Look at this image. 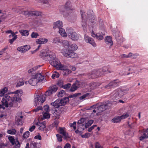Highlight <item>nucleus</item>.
I'll list each match as a JSON object with an SVG mask.
<instances>
[{"label": "nucleus", "mask_w": 148, "mask_h": 148, "mask_svg": "<svg viewBox=\"0 0 148 148\" xmlns=\"http://www.w3.org/2000/svg\"><path fill=\"white\" fill-rule=\"evenodd\" d=\"M40 56L43 59L49 61L50 64L56 69L60 63L59 60L56 58L55 53L51 52L49 50H41Z\"/></svg>", "instance_id": "nucleus-1"}, {"label": "nucleus", "mask_w": 148, "mask_h": 148, "mask_svg": "<svg viewBox=\"0 0 148 148\" xmlns=\"http://www.w3.org/2000/svg\"><path fill=\"white\" fill-rule=\"evenodd\" d=\"M21 100V98L16 97H14L13 98L8 95H5L3 97L1 101L3 105L6 108H12L15 106L16 101H18Z\"/></svg>", "instance_id": "nucleus-2"}, {"label": "nucleus", "mask_w": 148, "mask_h": 148, "mask_svg": "<svg viewBox=\"0 0 148 148\" xmlns=\"http://www.w3.org/2000/svg\"><path fill=\"white\" fill-rule=\"evenodd\" d=\"M81 93H75L73 95H69L67 97H65L62 99H58L55 101L51 103V104L54 108H58L60 106L65 105L69 101V98H74L80 95Z\"/></svg>", "instance_id": "nucleus-3"}, {"label": "nucleus", "mask_w": 148, "mask_h": 148, "mask_svg": "<svg viewBox=\"0 0 148 148\" xmlns=\"http://www.w3.org/2000/svg\"><path fill=\"white\" fill-rule=\"evenodd\" d=\"M53 93L49 88L45 92V95H36L34 99V105L36 106L37 104H42L45 100L46 97L49 96Z\"/></svg>", "instance_id": "nucleus-4"}, {"label": "nucleus", "mask_w": 148, "mask_h": 148, "mask_svg": "<svg viewBox=\"0 0 148 148\" xmlns=\"http://www.w3.org/2000/svg\"><path fill=\"white\" fill-rule=\"evenodd\" d=\"M129 89L121 88L116 89L113 91L111 94V97L112 99H119L122 97L124 95L126 94L129 91Z\"/></svg>", "instance_id": "nucleus-5"}, {"label": "nucleus", "mask_w": 148, "mask_h": 148, "mask_svg": "<svg viewBox=\"0 0 148 148\" xmlns=\"http://www.w3.org/2000/svg\"><path fill=\"white\" fill-rule=\"evenodd\" d=\"M66 32L68 34V36L69 38L73 40L76 41L79 38V36L74 32L73 29L71 28H68L66 29Z\"/></svg>", "instance_id": "nucleus-6"}, {"label": "nucleus", "mask_w": 148, "mask_h": 148, "mask_svg": "<svg viewBox=\"0 0 148 148\" xmlns=\"http://www.w3.org/2000/svg\"><path fill=\"white\" fill-rule=\"evenodd\" d=\"M23 116L21 115V112H18L16 115L15 118V123L17 125H22L23 122L22 120Z\"/></svg>", "instance_id": "nucleus-7"}, {"label": "nucleus", "mask_w": 148, "mask_h": 148, "mask_svg": "<svg viewBox=\"0 0 148 148\" xmlns=\"http://www.w3.org/2000/svg\"><path fill=\"white\" fill-rule=\"evenodd\" d=\"M100 72V71L93 70L88 74V77L89 79L97 78L102 75Z\"/></svg>", "instance_id": "nucleus-8"}, {"label": "nucleus", "mask_w": 148, "mask_h": 148, "mask_svg": "<svg viewBox=\"0 0 148 148\" xmlns=\"http://www.w3.org/2000/svg\"><path fill=\"white\" fill-rule=\"evenodd\" d=\"M93 107L95 108H97L98 110V112H101L104 111L107 108V104H102L101 103H100L96 105H94L91 107Z\"/></svg>", "instance_id": "nucleus-9"}, {"label": "nucleus", "mask_w": 148, "mask_h": 148, "mask_svg": "<svg viewBox=\"0 0 148 148\" xmlns=\"http://www.w3.org/2000/svg\"><path fill=\"white\" fill-rule=\"evenodd\" d=\"M76 54L74 51L71 50L70 48L68 47V49L66 50L64 52V55L67 58H74L75 57V55Z\"/></svg>", "instance_id": "nucleus-10"}, {"label": "nucleus", "mask_w": 148, "mask_h": 148, "mask_svg": "<svg viewBox=\"0 0 148 148\" xmlns=\"http://www.w3.org/2000/svg\"><path fill=\"white\" fill-rule=\"evenodd\" d=\"M35 124L38 127V128L40 130L43 131L45 130L46 132H47V129H46V122L45 121L38 122L36 123Z\"/></svg>", "instance_id": "nucleus-11"}, {"label": "nucleus", "mask_w": 148, "mask_h": 148, "mask_svg": "<svg viewBox=\"0 0 148 148\" xmlns=\"http://www.w3.org/2000/svg\"><path fill=\"white\" fill-rule=\"evenodd\" d=\"M84 39L85 41L87 43L90 44L94 47H95L96 46V45L94 40L91 37L85 35L84 36Z\"/></svg>", "instance_id": "nucleus-12"}, {"label": "nucleus", "mask_w": 148, "mask_h": 148, "mask_svg": "<svg viewBox=\"0 0 148 148\" xmlns=\"http://www.w3.org/2000/svg\"><path fill=\"white\" fill-rule=\"evenodd\" d=\"M35 78L36 83L39 82H45L46 81V79L44 78V76H42L41 74H37L34 76Z\"/></svg>", "instance_id": "nucleus-13"}, {"label": "nucleus", "mask_w": 148, "mask_h": 148, "mask_svg": "<svg viewBox=\"0 0 148 148\" xmlns=\"http://www.w3.org/2000/svg\"><path fill=\"white\" fill-rule=\"evenodd\" d=\"M82 84H73L70 86L69 91L71 92H73L76 90L78 88H82Z\"/></svg>", "instance_id": "nucleus-14"}, {"label": "nucleus", "mask_w": 148, "mask_h": 148, "mask_svg": "<svg viewBox=\"0 0 148 148\" xmlns=\"http://www.w3.org/2000/svg\"><path fill=\"white\" fill-rule=\"evenodd\" d=\"M81 17L82 18V21L81 24L84 30L86 28L87 25L86 23V20L85 18V15L82 12V11H81Z\"/></svg>", "instance_id": "nucleus-15"}, {"label": "nucleus", "mask_w": 148, "mask_h": 148, "mask_svg": "<svg viewBox=\"0 0 148 148\" xmlns=\"http://www.w3.org/2000/svg\"><path fill=\"white\" fill-rule=\"evenodd\" d=\"M139 131L141 132V133H143V135L139 137V139L140 140H142L145 138H148V136L147 134V130L143 129L142 130H140Z\"/></svg>", "instance_id": "nucleus-16"}, {"label": "nucleus", "mask_w": 148, "mask_h": 148, "mask_svg": "<svg viewBox=\"0 0 148 148\" xmlns=\"http://www.w3.org/2000/svg\"><path fill=\"white\" fill-rule=\"evenodd\" d=\"M59 129V133L63 135L64 139L70 138V136L68 134L66 133V132L64 130L63 128L60 127Z\"/></svg>", "instance_id": "nucleus-17"}, {"label": "nucleus", "mask_w": 148, "mask_h": 148, "mask_svg": "<svg viewBox=\"0 0 148 148\" xmlns=\"http://www.w3.org/2000/svg\"><path fill=\"white\" fill-rule=\"evenodd\" d=\"M63 27V23L60 21H58L54 23L53 29H55L56 28L60 29Z\"/></svg>", "instance_id": "nucleus-18"}, {"label": "nucleus", "mask_w": 148, "mask_h": 148, "mask_svg": "<svg viewBox=\"0 0 148 148\" xmlns=\"http://www.w3.org/2000/svg\"><path fill=\"white\" fill-rule=\"evenodd\" d=\"M48 40L47 38H40L39 39H37L36 42L37 44L41 45L44 44L47 42Z\"/></svg>", "instance_id": "nucleus-19"}, {"label": "nucleus", "mask_w": 148, "mask_h": 148, "mask_svg": "<svg viewBox=\"0 0 148 148\" xmlns=\"http://www.w3.org/2000/svg\"><path fill=\"white\" fill-rule=\"evenodd\" d=\"M105 42L106 43L110 46H112L113 44V42L112 39V37L110 36H107L105 39Z\"/></svg>", "instance_id": "nucleus-20"}, {"label": "nucleus", "mask_w": 148, "mask_h": 148, "mask_svg": "<svg viewBox=\"0 0 148 148\" xmlns=\"http://www.w3.org/2000/svg\"><path fill=\"white\" fill-rule=\"evenodd\" d=\"M99 71H100V73L103 74V73H110L112 72V70L110 68H108L107 66H104L102 70H100Z\"/></svg>", "instance_id": "nucleus-21"}, {"label": "nucleus", "mask_w": 148, "mask_h": 148, "mask_svg": "<svg viewBox=\"0 0 148 148\" xmlns=\"http://www.w3.org/2000/svg\"><path fill=\"white\" fill-rule=\"evenodd\" d=\"M105 33L104 32H99L97 34V38L99 40H101L103 38V36H105Z\"/></svg>", "instance_id": "nucleus-22"}, {"label": "nucleus", "mask_w": 148, "mask_h": 148, "mask_svg": "<svg viewBox=\"0 0 148 148\" xmlns=\"http://www.w3.org/2000/svg\"><path fill=\"white\" fill-rule=\"evenodd\" d=\"M30 148H39L40 147V144L39 143H36L33 142L30 143Z\"/></svg>", "instance_id": "nucleus-23"}, {"label": "nucleus", "mask_w": 148, "mask_h": 148, "mask_svg": "<svg viewBox=\"0 0 148 148\" xmlns=\"http://www.w3.org/2000/svg\"><path fill=\"white\" fill-rule=\"evenodd\" d=\"M19 32L22 36H27L29 34V31L27 30L21 29L19 30Z\"/></svg>", "instance_id": "nucleus-24"}, {"label": "nucleus", "mask_w": 148, "mask_h": 148, "mask_svg": "<svg viewBox=\"0 0 148 148\" xmlns=\"http://www.w3.org/2000/svg\"><path fill=\"white\" fill-rule=\"evenodd\" d=\"M67 68H68V66H67L62 64L60 63L57 69L58 70H62L63 71L64 70L66 69Z\"/></svg>", "instance_id": "nucleus-25"}, {"label": "nucleus", "mask_w": 148, "mask_h": 148, "mask_svg": "<svg viewBox=\"0 0 148 148\" xmlns=\"http://www.w3.org/2000/svg\"><path fill=\"white\" fill-rule=\"evenodd\" d=\"M49 88L53 93L57 91L58 89V87L56 85H54L52 86H51Z\"/></svg>", "instance_id": "nucleus-26"}, {"label": "nucleus", "mask_w": 148, "mask_h": 148, "mask_svg": "<svg viewBox=\"0 0 148 148\" xmlns=\"http://www.w3.org/2000/svg\"><path fill=\"white\" fill-rule=\"evenodd\" d=\"M59 32L62 36L64 37L66 36L67 34L64 29L62 28L59 29Z\"/></svg>", "instance_id": "nucleus-27"}, {"label": "nucleus", "mask_w": 148, "mask_h": 148, "mask_svg": "<svg viewBox=\"0 0 148 148\" xmlns=\"http://www.w3.org/2000/svg\"><path fill=\"white\" fill-rule=\"evenodd\" d=\"M121 121V118L120 116H116L113 119L111 120L112 123H117L120 122Z\"/></svg>", "instance_id": "nucleus-28"}, {"label": "nucleus", "mask_w": 148, "mask_h": 148, "mask_svg": "<svg viewBox=\"0 0 148 148\" xmlns=\"http://www.w3.org/2000/svg\"><path fill=\"white\" fill-rule=\"evenodd\" d=\"M13 10L16 12L20 14L22 13V10L19 7H16L12 8Z\"/></svg>", "instance_id": "nucleus-29"}, {"label": "nucleus", "mask_w": 148, "mask_h": 148, "mask_svg": "<svg viewBox=\"0 0 148 148\" xmlns=\"http://www.w3.org/2000/svg\"><path fill=\"white\" fill-rule=\"evenodd\" d=\"M71 71L67 68L66 69L64 70L62 72V74L64 76H67L69 74L71 73Z\"/></svg>", "instance_id": "nucleus-30"}, {"label": "nucleus", "mask_w": 148, "mask_h": 148, "mask_svg": "<svg viewBox=\"0 0 148 148\" xmlns=\"http://www.w3.org/2000/svg\"><path fill=\"white\" fill-rule=\"evenodd\" d=\"M7 132L10 134L14 135L16 133V131L15 129H12L8 130Z\"/></svg>", "instance_id": "nucleus-31"}, {"label": "nucleus", "mask_w": 148, "mask_h": 148, "mask_svg": "<svg viewBox=\"0 0 148 148\" xmlns=\"http://www.w3.org/2000/svg\"><path fill=\"white\" fill-rule=\"evenodd\" d=\"M17 50L22 53H24L26 52L24 46H21V47H18L17 49Z\"/></svg>", "instance_id": "nucleus-32"}, {"label": "nucleus", "mask_w": 148, "mask_h": 148, "mask_svg": "<svg viewBox=\"0 0 148 148\" xmlns=\"http://www.w3.org/2000/svg\"><path fill=\"white\" fill-rule=\"evenodd\" d=\"M43 119H49L50 117V115L48 112H43Z\"/></svg>", "instance_id": "nucleus-33"}, {"label": "nucleus", "mask_w": 148, "mask_h": 148, "mask_svg": "<svg viewBox=\"0 0 148 148\" xmlns=\"http://www.w3.org/2000/svg\"><path fill=\"white\" fill-rule=\"evenodd\" d=\"M69 47L70 48V49L71 48V50L73 51L77 49L78 48L77 45L75 44H72Z\"/></svg>", "instance_id": "nucleus-34"}, {"label": "nucleus", "mask_w": 148, "mask_h": 148, "mask_svg": "<svg viewBox=\"0 0 148 148\" xmlns=\"http://www.w3.org/2000/svg\"><path fill=\"white\" fill-rule=\"evenodd\" d=\"M31 15L32 16H37L40 15V12L38 11H31Z\"/></svg>", "instance_id": "nucleus-35"}, {"label": "nucleus", "mask_w": 148, "mask_h": 148, "mask_svg": "<svg viewBox=\"0 0 148 148\" xmlns=\"http://www.w3.org/2000/svg\"><path fill=\"white\" fill-rule=\"evenodd\" d=\"M65 94V91L63 90H62L58 92V96L59 97H61L63 96Z\"/></svg>", "instance_id": "nucleus-36"}, {"label": "nucleus", "mask_w": 148, "mask_h": 148, "mask_svg": "<svg viewBox=\"0 0 148 148\" xmlns=\"http://www.w3.org/2000/svg\"><path fill=\"white\" fill-rule=\"evenodd\" d=\"M93 121L92 120H90L87 123L85 124V128H87L88 127L90 126L93 123Z\"/></svg>", "instance_id": "nucleus-37"}, {"label": "nucleus", "mask_w": 148, "mask_h": 148, "mask_svg": "<svg viewBox=\"0 0 148 148\" xmlns=\"http://www.w3.org/2000/svg\"><path fill=\"white\" fill-rule=\"evenodd\" d=\"M8 139L12 144L13 145H14L16 140L14 139L13 137L12 136H9L8 137Z\"/></svg>", "instance_id": "nucleus-38"}, {"label": "nucleus", "mask_w": 148, "mask_h": 148, "mask_svg": "<svg viewBox=\"0 0 148 148\" xmlns=\"http://www.w3.org/2000/svg\"><path fill=\"white\" fill-rule=\"evenodd\" d=\"M14 147L15 148H19L20 146L19 142L17 139L16 140L14 143Z\"/></svg>", "instance_id": "nucleus-39"}, {"label": "nucleus", "mask_w": 148, "mask_h": 148, "mask_svg": "<svg viewBox=\"0 0 148 148\" xmlns=\"http://www.w3.org/2000/svg\"><path fill=\"white\" fill-rule=\"evenodd\" d=\"M85 120L84 118H82L78 121L77 123L79 124H82V126H83L84 125V123Z\"/></svg>", "instance_id": "nucleus-40"}, {"label": "nucleus", "mask_w": 148, "mask_h": 148, "mask_svg": "<svg viewBox=\"0 0 148 148\" xmlns=\"http://www.w3.org/2000/svg\"><path fill=\"white\" fill-rule=\"evenodd\" d=\"M71 6V2L69 1H68L65 5L64 8L66 9H67L70 8Z\"/></svg>", "instance_id": "nucleus-41"}, {"label": "nucleus", "mask_w": 148, "mask_h": 148, "mask_svg": "<svg viewBox=\"0 0 148 148\" xmlns=\"http://www.w3.org/2000/svg\"><path fill=\"white\" fill-rule=\"evenodd\" d=\"M29 132L28 131H27L23 134V136L24 138H27L29 137Z\"/></svg>", "instance_id": "nucleus-42"}, {"label": "nucleus", "mask_w": 148, "mask_h": 148, "mask_svg": "<svg viewBox=\"0 0 148 148\" xmlns=\"http://www.w3.org/2000/svg\"><path fill=\"white\" fill-rule=\"evenodd\" d=\"M31 36L32 38H36L39 36V35L38 33L33 32L32 33Z\"/></svg>", "instance_id": "nucleus-43"}, {"label": "nucleus", "mask_w": 148, "mask_h": 148, "mask_svg": "<svg viewBox=\"0 0 148 148\" xmlns=\"http://www.w3.org/2000/svg\"><path fill=\"white\" fill-rule=\"evenodd\" d=\"M62 43L64 47H69V43L68 41L67 40H64L62 42Z\"/></svg>", "instance_id": "nucleus-44"}, {"label": "nucleus", "mask_w": 148, "mask_h": 148, "mask_svg": "<svg viewBox=\"0 0 148 148\" xmlns=\"http://www.w3.org/2000/svg\"><path fill=\"white\" fill-rule=\"evenodd\" d=\"M31 11H22V14L24 15L25 16L31 15Z\"/></svg>", "instance_id": "nucleus-45"}, {"label": "nucleus", "mask_w": 148, "mask_h": 148, "mask_svg": "<svg viewBox=\"0 0 148 148\" xmlns=\"http://www.w3.org/2000/svg\"><path fill=\"white\" fill-rule=\"evenodd\" d=\"M129 116V114L127 113H126L125 114H123L121 116H120V118H121V119H124L125 118H127Z\"/></svg>", "instance_id": "nucleus-46"}, {"label": "nucleus", "mask_w": 148, "mask_h": 148, "mask_svg": "<svg viewBox=\"0 0 148 148\" xmlns=\"http://www.w3.org/2000/svg\"><path fill=\"white\" fill-rule=\"evenodd\" d=\"M71 86V84H66L64 85H62L61 87L65 89L69 88Z\"/></svg>", "instance_id": "nucleus-47"}, {"label": "nucleus", "mask_w": 148, "mask_h": 148, "mask_svg": "<svg viewBox=\"0 0 148 148\" xmlns=\"http://www.w3.org/2000/svg\"><path fill=\"white\" fill-rule=\"evenodd\" d=\"M90 135V133H85L84 134L82 135H81V137L82 138H87L89 137Z\"/></svg>", "instance_id": "nucleus-48"}, {"label": "nucleus", "mask_w": 148, "mask_h": 148, "mask_svg": "<svg viewBox=\"0 0 148 148\" xmlns=\"http://www.w3.org/2000/svg\"><path fill=\"white\" fill-rule=\"evenodd\" d=\"M38 68L37 67H34L31 69H30L28 71V72L29 73H32L36 71Z\"/></svg>", "instance_id": "nucleus-49"}, {"label": "nucleus", "mask_w": 148, "mask_h": 148, "mask_svg": "<svg viewBox=\"0 0 148 148\" xmlns=\"http://www.w3.org/2000/svg\"><path fill=\"white\" fill-rule=\"evenodd\" d=\"M29 83H36V81L35 78L34 77H32L31 79H30L28 81Z\"/></svg>", "instance_id": "nucleus-50"}, {"label": "nucleus", "mask_w": 148, "mask_h": 148, "mask_svg": "<svg viewBox=\"0 0 148 148\" xmlns=\"http://www.w3.org/2000/svg\"><path fill=\"white\" fill-rule=\"evenodd\" d=\"M89 95V93H87L85 94L84 95H83L82 96L80 97H79V99L81 100H82V99L85 98L86 97H88Z\"/></svg>", "instance_id": "nucleus-51"}, {"label": "nucleus", "mask_w": 148, "mask_h": 148, "mask_svg": "<svg viewBox=\"0 0 148 148\" xmlns=\"http://www.w3.org/2000/svg\"><path fill=\"white\" fill-rule=\"evenodd\" d=\"M17 38L16 37V36L15 37H13V38L11 39H9L8 40V42L10 44H12L13 42Z\"/></svg>", "instance_id": "nucleus-52"}, {"label": "nucleus", "mask_w": 148, "mask_h": 148, "mask_svg": "<svg viewBox=\"0 0 148 148\" xmlns=\"http://www.w3.org/2000/svg\"><path fill=\"white\" fill-rule=\"evenodd\" d=\"M56 136L59 142H61L62 141V137L59 134H56Z\"/></svg>", "instance_id": "nucleus-53"}, {"label": "nucleus", "mask_w": 148, "mask_h": 148, "mask_svg": "<svg viewBox=\"0 0 148 148\" xmlns=\"http://www.w3.org/2000/svg\"><path fill=\"white\" fill-rule=\"evenodd\" d=\"M39 110H43V108L42 107L40 106H38L36 109L34 110V111L35 112H37Z\"/></svg>", "instance_id": "nucleus-54"}, {"label": "nucleus", "mask_w": 148, "mask_h": 148, "mask_svg": "<svg viewBox=\"0 0 148 148\" xmlns=\"http://www.w3.org/2000/svg\"><path fill=\"white\" fill-rule=\"evenodd\" d=\"M60 42V39L58 37H56L53 40V43L57 44Z\"/></svg>", "instance_id": "nucleus-55"}, {"label": "nucleus", "mask_w": 148, "mask_h": 148, "mask_svg": "<svg viewBox=\"0 0 148 148\" xmlns=\"http://www.w3.org/2000/svg\"><path fill=\"white\" fill-rule=\"evenodd\" d=\"M68 82H73V83H75L76 82V80L75 79H73L72 78H69L67 79Z\"/></svg>", "instance_id": "nucleus-56"}, {"label": "nucleus", "mask_w": 148, "mask_h": 148, "mask_svg": "<svg viewBox=\"0 0 148 148\" xmlns=\"http://www.w3.org/2000/svg\"><path fill=\"white\" fill-rule=\"evenodd\" d=\"M113 85L112 84H108L105 86V88L107 89H109L113 87Z\"/></svg>", "instance_id": "nucleus-57"}, {"label": "nucleus", "mask_w": 148, "mask_h": 148, "mask_svg": "<svg viewBox=\"0 0 148 148\" xmlns=\"http://www.w3.org/2000/svg\"><path fill=\"white\" fill-rule=\"evenodd\" d=\"M55 73H56L55 72ZM59 76V73H55L53 74L52 75V78L54 79L55 78H58Z\"/></svg>", "instance_id": "nucleus-58"}, {"label": "nucleus", "mask_w": 148, "mask_h": 148, "mask_svg": "<svg viewBox=\"0 0 148 148\" xmlns=\"http://www.w3.org/2000/svg\"><path fill=\"white\" fill-rule=\"evenodd\" d=\"M95 148H103L98 142H96L95 144Z\"/></svg>", "instance_id": "nucleus-59"}, {"label": "nucleus", "mask_w": 148, "mask_h": 148, "mask_svg": "<svg viewBox=\"0 0 148 148\" xmlns=\"http://www.w3.org/2000/svg\"><path fill=\"white\" fill-rule=\"evenodd\" d=\"M44 109L46 111V112H48L49 110V108L48 105H46L44 106Z\"/></svg>", "instance_id": "nucleus-60"}, {"label": "nucleus", "mask_w": 148, "mask_h": 148, "mask_svg": "<svg viewBox=\"0 0 148 148\" xmlns=\"http://www.w3.org/2000/svg\"><path fill=\"white\" fill-rule=\"evenodd\" d=\"M121 82L119 79H115L111 82H110L109 83H118Z\"/></svg>", "instance_id": "nucleus-61"}, {"label": "nucleus", "mask_w": 148, "mask_h": 148, "mask_svg": "<svg viewBox=\"0 0 148 148\" xmlns=\"http://www.w3.org/2000/svg\"><path fill=\"white\" fill-rule=\"evenodd\" d=\"M96 126H97L96 125H93L91 127H90L88 129V131L89 132H90L92 131V130L95 127H96Z\"/></svg>", "instance_id": "nucleus-62"}, {"label": "nucleus", "mask_w": 148, "mask_h": 148, "mask_svg": "<svg viewBox=\"0 0 148 148\" xmlns=\"http://www.w3.org/2000/svg\"><path fill=\"white\" fill-rule=\"evenodd\" d=\"M34 138L35 139L41 140V137L40 135H38L35 136Z\"/></svg>", "instance_id": "nucleus-63"}, {"label": "nucleus", "mask_w": 148, "mask_h": 148, "mask_svg": "<svg viewBox=\"0 0 148 148\" xmlns=\"http://www.w3.org/2000/svg\"><path fill=\"white\" fill-rule=\"evenodd\" d=\"M35 128V125H33L30 127L29 130L30 132H33Z\"/></svg>", "instance_id": "nucleus-64"}]
</instances>
